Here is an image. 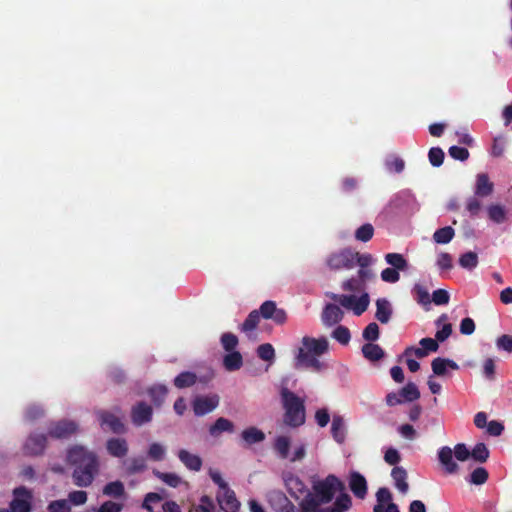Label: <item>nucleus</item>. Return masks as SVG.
<instances>
[{"instance_id": "1", "label": "nucleus", "mask_w": 512, "mask_h": 512, "mask_svg": "<svg viewBox=\"0 0 512 512\" xmlns=\"http://www.w3.org/2000/svg\"><path fill=\"white\" fill-rule=\"evenodd\" d=\"M67 457L76 466L73 472L74 483L80 487L89 486L98 470L96 455L82 446H75L68 451Z\"/></svg>"}, {"instance_id": "2", "label": "nucleus", "mask_w": 512, "mask_h": 512, "mask_svg": "<svg viewBox=\"0 0 512 512\" xmlns=\"http://www.w3.org/2000/svg\"><path fill=\"white\" fill-rule=\"evenodd\" d=\"M281 400L284 408V422L292 427H298L305 422L304 400L294 392L283 388Z\"/></svg>"}, {"instance_id": "3", "label": "nucleus", "mask_w": 512, "mask_h": 512, "mask_svg": "<svg viewBox=\"0 0 512 512\" xmlns=\"http://www.w3.org/2000/svg\"><path fill=\"white\" fill-rule=\"evenodd\" d=\"M320 342L314 338L304 337L295 352L294 367L296 369H318Z\"/></svg>"}, {"instance_id": "4", "label": "nucleus", "mask_w": 512, "mask_h": 512, "mask_svg": "<svg viewBox=\"0 0 512 512\" xmlns=\"http://www.w3.org/2000/svg\"><path fill=\"white\" fill-rule=\"evenodd\" d=\"M220 344L224 351L223 366L227 371H237L243 366L242 354L238 351L239 340L236 335L230 332L223 333L220 337Z\"/></svg>"}, {"instance_id": "5", "label": "nucleus", "mask_w": 512, "mask_h": 512, "mask_svg": "<svg viewBox=\"0 0 512 512\" xmlns=\"http://www.w3.org/2000/svg\"><path fill=\"white\" fill-rule=\"evenodd\" d=\"M32 492L25 487H18L13 491V499L8 509H1L0 512H31Z\"/></svg>"}, {"instance_id": "6", "label": "nucleus", "mask_w": 512, "mask_h": 512, "mask_svg": "<svg viewBox=\"0 0 512 512\" xmlns=\"http://www.w3.org/2000/svg\"><path fill=\"white\" fill-rule=\"evenodd\" d=\"M341 494L347 493L345 492L344 483L337 477L329 475L322 481V505L328 504Z\"/></svg>"}, {"instance_id": "7", "label": "nucleus", "mask_w": 512, "mask_h": 512, "mask_svg": "<svg viewBox=\"0 0 512 512\" xmlns=\"http://www.w3.org/2000/svg\"><path fill=\"white\" fill-rule=\"evenodd\" d=\"M369 302L370 300L367 293L359 297L356 295H342L339 299L341 307L346 310H351L356 317L361 316L367 310Z\"/></svg>"}, {"instance_id": "8", "label": "nucleus", "mask_w": 512, "mask_h": 512, "mask_svg": "<svg viewBox=\"0 0 512 512\" xmlns=\"http://www.w3.org/2000/svg\"><path fill=\"white\" fill-rule=\"evenodd\" d=\"M356 254L349 249H344L338 253L332 254L327 259V265L331 269H351L355 265Z\"/></svg>"}, {"instance_id": "9", "label": "nucleus", "mask_w": 512, "mask_h": 512, "mask_svg": "<svg viewBox=\"0 0 512 512\" xmlns=\"http://www.w3.org/2000/svg\"><path fill=\"white\" fill-rule=\"evenodd\" d=\"M96 415L102 428L107 427L114 433L125 432V426L120 415L104 410L98 411Z\"/></svg>"}, {"instance_id": "10", "label": "nucleus", "mask_w": 512, "mask_h": 512, "mask_svg": "<svg viewBox=\"0 0 512 512\" xmlns=\"http://www.w3.org/2000/svg\"><path fill=\"white\" fill-rule=\"evenodd\" d=\"M219 404V397L216 394L207 395V396H197L194 398L192 406L195 415L203 416L206 415L213 410Z\"/></svg>"}, {"instance_id": "11", "label": "nucleus", "mask_w": 512, "mask_h": 512, "mask_svg": "<svg viewBox=\"0 0 512 512\" xmlns=\"http://www.w3.org/2000/svg\"><path fill=\"white\" fill-rule=\"evenodd\" d=\"M216 499L220 508L225 512H238L240 502L232 489L227 488L216 492Z\"/></svg>"}, {"instance_id": "12", "label": "nucleus", "mask_w": 512, "mask_h": 512, "mask_svg": "<svg viewBox=\"0 0 512 512\" xmlns=\"http://www.w3.org/2000/svg\"><path fill=\"white\" fill-rule=\"evenodd\" d=\"M301 512H320V489L314 484L313 490L307 492L299 503Z\"/></svg>"}, {"instance_id": "13", "label": "nucleus", "mask_w": 512, "mask_h": 512, "mask_svg": "<svg viewBox=\"0 0 512 512\" xmlns=\"http://www.w3.org/2000/svg\"><path fill=\"white\" fill-rule=\"evenodd\" d=\"M77 424L73 421L62 420L52 423L48 433L53 438H66L73 435L77 431Z\"/></svg>"}, {"instance_id": "14", "label": "nucleus", "mask_w": 512, "mask_h": 512, "mask_svg": "<svg viewBox=\"0 0 512 512\" xmlns=\"http://www.w3.org/2000/svg\"><path fill=\"white\" fill-rule=\"evenodd\" d=\"M180 462L190 471L198 472L202 468V459L198 454L192 453L186 449H180L177 452Z\"/></svg>"}, {"instance_id": "15", "label": "nucleus", "mask_w": 512, "mask_h": 512, "mask_svg": "<svg viewBox=\"0 0 512 512\" xmlns=\"http://www.w3.org/2000/svg\"><path fill=\"white\" fill-rule=\"evenodd\" d=\"M349 487L356 497L360 499L365 498L367 494V481L359 472L353 471L350 473Z\"/></svg>"}, {"instance_id": "16", "label": "nucleus", "mask_w": 512, "mask_h": 512, "mask_svg": "<svg viewBox=\"0 0 512 512\" xmlns=\"http://www.w3.org/2000/svg\"><path fill=\"white\" fill-rule=\"evenodd\" d=\"M352 501L348 494H341L328 504L322 505V512H346L351 508Z\"/></svg>"}, {"instance_id": "17", "label": "nucleus", "mask_w": 512, "mask_h": 512, "mask_svg": "<svg viewBox=\"0 0 512 512\" xmlns=\"http://www.w3.org/2000/svg\"><path fill=\"white\" fill-rule=\"evenodd\" d=\"M131 418L135 425L141 426L152 418V408L143 402L135 405L131 412Z\"/></svg>"}, {"instance_id": "18", "label": "nucleus", "mask_w": 512, "mask_h": 512, "mask_svg": "<svg viewBox=\"0 0 512 512\" xmlns=\"http://www.w3.org/2000/svg\"><path fill=\"white\" fill-rule=\"evenodd\" d=\"M282 479L285 487L293 497L299 498L304 494V484L297 476L291 472H285L282 475Z\"/></svg>"}, {"instance_id": "19", "label": "nucleus", "mask_w": 512, "mask_h": 512, "mask_svg": "<svg viewBox=\"0 0 512 512\" xmlns=\"http://www.w3.org/2000/svg\"><path fill=\"white\" fill-rule=\"evenodd\" d=\"M431 366H432L434 375L440 376V377L447 376L449 373V370H457L459 368L456 362H454L450 359H445V358H440V357L435 358L432 361Z\"/></svg>"}, {"instance_id": "20", "label": "nucleus", "mask_w": 512, "mask_h": 512, "mask_svg": "<svg viewBox=\"0 0 512 512\" xmlns=\"http://www.w3.org/2000/svg\"><path fill=\"white\" fill-rule=\"evenodd\" d=\"M106 449L113 457H125L128 453V443L123 438H111L106 442Z\"/></svg>"}, {"instance_id": "21", "label": "nucleus", "mask_w": 512, "mask_h": 512, "mask_svg": "<svg viewBox=\"0 0 512 512\" xmlns=\"http://www.w3.org/2000/svg\"><path fill=\"white\" fill-rule=\"evenodd\" d=\"M331 435L338 444H343L346 439L345 422L342 416L334 415L330 427Z\"/></svg>"}, {"instance_id": "22", "label": "nucleus", "mask_w": 512, "mask_h": 512, "mask_svg": "<svg viewBox=\"0 0 512 512\" xmlns=\"http://www.w3.org/2000/svg\"><path fill=\"white\" fill-rule=\"evenodd\" d=\"M268 500L278 512H288L291 507V503L285 494L278 490L271 491L268 495Z\"/></svg>"}, {"instance_id": "23", "label": "nucleus", "mask_w": 512, "mask_h": 512, "mask_svg": "<svg viewBox=\"0 0 512 512\" xmlns=\"http://www.w3.org/2000/svg\"><path fill=\"white\" fill-rule=\"evenodd\" d=\"M494 185L489 180L487 174H478L475 186V195L479 197H487L492 194Z\"/></svg>"}, {"instance_id": "24", "label": "nucleus", "mask_w": 512, "mask_h": 512, "mask_svg": "<svg viewBox=\"0 0 512 512\" xmlns=\"http://www.w3.org/2000/svg\"><path fill=\"white\" fill-rule=\"evenodd\" d=\"M46 438L42 434H34L31 435L26 443H25V450L29 454H40L44 448H45Z\"/></svg>"}, {"instance_id": "25", "label": "nucleus", "mask_w": 512, "mask_h": 512, "mask_svg": "<svg viewBox=\"0 0 512 512\" xmlns=\"http://www.w3.org/2000/svg\"><path fill=\"white\" fill-rule=\"evenodd\" d=\"M167 456V447L160 442H152L147 449V458L154 462L165 460Z\"/></svg>"}, {"instance_id": "26", "label": "nucleus", "mask_w": 512, "mask_h": 512, "mask_svg": "<svg viewBox=\"0 0 512 512\" xmlns=\"http://www.w3.org/2000/svg\"><path fill=\"white\" fill-rule=\"evenodd\" d=\"M396 488L403 494L408 492L407 471L402 467H394L391 472Z\"/></svg>"}, {"instance_id": "27", "label": "nucleus", "mask_w": 512, "mask_h": 512, "mask_svg": "<svg viewBox=\"0 0 512 512\" xmlns=\"http://www.w3.org/2000/svg\"><path fill=\"white\" fill-rule=\"evenodd\" d=\"M439 461L445 467L446 472L455 473L458 465L453 461V451L449 447H443L438 453Z\"/></svg>"}, {"instance_id": "28", "label": "nucleus", "mask_w": 512, "mask_h": 512, "mask_svg": "<svg viewBox=\"0 0 512 512\" xmlns=\"http://www.w3.org/2000/svg\"><path fill=\"white\" fill-rule=\"evenodd\" d=\"M241 438L246 444L252 445L262 442L265 439V434L256 427H249L242 431Z\"/></svg>"}, {"instance_id": "29", "label": "nucleus", "mask_w": 512, "mask_h": 512, "mask_svg": "<svg viewBox=\"0 0 512 512\" xmlns=\"http://www.w3.org/2000/svg\"><path fill=\"white\" fill-rule=\"evenodd\" d=\"M233 423L226 418H218L210 427L209 432L213 437H218L223 432H233Z\"/></svg>"}, {"instance_id": "30", "label": "nucleus", "mask_w": 512, "mask_h": 512, "mask_svg": "<svg viewBox=\"0 0 512 512\" xmlns=\"http://www.w3.org/2000/svg\"><path fill=\"white\" fill-rule=\"evenodd\" d=\"M257 356L271 366L275 362L276 353L274 347L270 343H264L257 347Z\"/></svg>"}, {"instance_id": "31", "label": "nucleus", "mask_w": 512, "mask_h": 512, "mask_svg": "<svg viewBox=\"0 0 512 512\" xmlns=\"http://www.w3.org/2000/svg\"><path fill=\"white\" fill-rule=\"evenodd\" d=\"M362 353L369 361H378L384 357L383 349L376 344L368 343L362 347Z\"/></svg>"}, {"instance_id": "32", "label": "nucleus", "mask_w": 512, "mask_h": 512, "mask_svg": "<svg viewBox=\"0 0 512 512\" xmlns=\"http://www.w3.org/2000/svg\"><path fill=\"white\" fill-rule=\"evenodd\" d=\"M392 314L391 305L385 298H380L376 301V320H389Z\"/></svg>"}, {"instance_id": "33", "label": "nucleus", "mask_w": 512, "mask_h": 512, "mask_svg": "<svg viewBox=\"0 0 512 512\" xmlns=\"http://www.w3.org/2000/svg\"><path fill=\"white\" fill-rule=\"evenodd\" d=\"M455 235V231L451 226L437 229L433 234V240L437 244L449 243Z\"/></svg>"}, {"instance_id": "34", "label": "nucleus", "mask_w": 512, "mask_h": 512, "mask_svg": "<svg viewBox=\"0 0 512 512\" xmlns=\"http://www.w3.org/2000/svg\"><path fill=\"white\" fill-rule=\"evenodd\" d=\"M487 212L489 219L497 224H501L506 220V210L499 204L490 205Z\"/></svg>"}, {"instance_id": "35", "label": "nucleus", "mask_w": 512, "mask_h": 512, "mask_svg": "<svg viewBox=\"0 0 512 512\" xmlns=\"http://www.w3.org/2000/svg\"><path fill=\"white\" fill-rule=\"evenodd\" d=\"M386 262L396 270L404 271L408 267V263L402 254L388 253L385 256Z\"/></svg>"}, {"instance_id": "36", "label": "nucleus", "mask_w": 512, "mask_h": 512, "mask_svg": "<svg viewBox=\"0 0 512 512\" xmlns=\"http://www.w3.org/2000/svg\"><path fill=\"white\" fill-rule=\"evenodd\" d=\"M154 474L165 484L170 487L176 488L181 484H187L182 480V478L176 473H162L159 471H155Z\"/></svg>"}, {"instance_id": "37", "label": "nucleus", "mask_w": 512, "mask_h": 512, "mask_svg": "<svg viewBox=\"0 0 512 512\" xmlns=\"http://www.w3.org/2000/svg\"><path fill=\"white\" fill-rule=\"evenodd\" d=\"M400 396L403 401L412 402L420 397V392L414 383L409 382L400 390Z\"/></svg>"}, {"instance_id": "38", "label": "nucleus", "mask_w": 512, "mask_h": 512, "mask_svg": "<svg viewBox=\"0 0 512 512\" xmlns=\"http://www.w3.org/2000/svg\"><path fill=\"white\" fill-rule=\"evenodd\" d=\"M478 255L475 252L469 251L459 257V265L467 270H473L478 265Z\"/></svg>"}, {"instance_id": "39", "label": "nucleus", "mask_w": 512, "mask_h": 512, "mask_svg": "<svg viewBox=\"0 0 512 512\" xmlns=\"http://www.w3.org/2000/svg\"><path fill=\"white\" fill-rule=\"evenodd\" d=\"M275 450L283 459H287L290 453V440L286 436H279L275 440Z\"/></svg>"}, {"instance_id": "40", "label": "nucleus", "mask_w": 512, "mask_h": 512, "mask_svg": "<svg viewBox=\"0 0 512 512\" xmlns=\"http://www.w3.org/2000/svg\"><path fill=\"white\" fill-rule=\"evenodd\" d=\"M374 235V227L370 223H366L361 225L355 231V238L361 242H368L373 238Z\"/></svg>"}, {"instance_id": "41", "label": "nucleus", "mask_w": 512, "mask_h": 512, "mask_svg": "<svg viewBox=\"0 0 512 512\" xmlns=\"http://www.w3.org/2000/svg\"><path fill=\"white\" fill-rule=\"evenodd\" d=\"M343 317V311L340 306L328 304L322 313V320H339Z\"/></svg>"}, {"instance_id": "42", "label": "nucleus", "mask_w": 512, "mask_h": 512, "mask_svg": "<svg viewBox=\"0 0 512 512\" xmlns=\"http://www.w3.org/2000/svg\"><path fill=\"white\" fill-rule=\"evenodd\" d=\"M196 382L195 374L191 372H183L174 379V384L178 388H186L192 386Z\"/></svg>"}, {"instance_id": "43", "label": "nucleus", "mask_w": 512, "mask_h": 512, "mask_svg": "<svg viewBox=\"0 0 512 512\" xmlns=\"http://www.w3.org/2000/svg\"><path fill=\"white\" fill-rule=\"evenodd\" d=\"M208 474L214 484L218 487L217 491H222L229 488L228 482L225 480L222 473L218 469L209 468Z\"/></svg>"}, {"instance_id": "44", "label": "nucleus", "mask_w": 512, "mask_h": 512, "mask_svg": "<svg viewBox=\"0 0 512 512\" xmlns=\"http://www.w3.org/2000/svg\"><path fill=\"white\" fill-rule=\"evenodd\" d=\"M385 165L388 171L401 173L404 170L405 162L398 156H390L386 159Z\"/></svg>"}, {"instance_id": "45", "label": "nucleus", "mask_w": 512, "mask_h": 512, "mask_svg": "<svg viewBox=\"0 0 512 512\" xmlns=\"http://www.w3.org/2000/svg\"><path fill=\"white\" fill-rule=\"evenodd\" d=\"M436 264L441 271H448L453 268L452 256L447 252H441L438 257Z\"/></svg>"}, {"instance_id": "46", "label": "nucleus", "mask_w": 512, "mask_h": 512, "mask_svg": "<svg viewBox=\"0 0 512 512\" xmlns=\"http://www.w3.org/2000/svg\"><path fill=\"white\" fill-rule=\"evenodd\" d=\"M67 501L74 506L84 505L87 501V493L82 490L72 491L68 494Z\"/></svg>"}, {"instance_id": "47", "label": "nucleus", "mask_w": 512, "mask_h": 512, "mask_svg": "<svg viewBox=\"0 0 512 512\" xmlns=\"http://www.w3.org/2000/svg\"><path fill=\"white\" fill-rule=\"evenodd\" d=\"M428 158L432 166L439 167L444 160V152L439 147H433L429 150Z\"/></svg>"}, {"instance_id": "48", "label": "nucleus", "mask_w": 512, "mask_h": 512, "mask_svg": "<svg viewBox=\"0 0 512 512\" xmlns=\"http://www.w3.org/2000/svg\"><path fill=\"white\" fill-rule=\"evenodd\" d=\"M124 491V486L120 481H114L109 484H107L104 489L103 493L108 496H120Z\"/></svg>"}, {"instance_id": "49", "label": "nucleus", "mask_w": 512, "mask_h": 512, "mask_svg": "<svg viewBox=\"0 0 512 512\" xmlns=\"http://www.w3.org/2000/svg\"><path fill=\"white\" fill-rule=\"evenodd\" d=\"M48 511L49 512H70L71 506L69 502L65 499L55 500L52 501L48 505Z\"/></svg>"}, {"instance_id": "50", "label": "nucleus", "mask_w": 512, "mask_h": 512, "mask_svg": "<svg viewBox=\"0 0 512 512\" xmlns=\"http://www.w3.org/2000/svg\"><path fill=\"white\" fill-rule=\"evenodd\" d=\"M146 468V462L143 458H132L126 462V469L131 472H140Z\"/></svg>"}, {"instance_id": "51", "label": "nucleus", "mask_w": 512, "mask_h": 512, "mask_svg": "<svg viewBox=\"0 0 512 512\" xmlns=\"http://www.w3.org/2000/svg\"><path fill=\"white\" fill-rule=\"evenodd\" d=\"M470 454L475 460L479 462H485L489 456L488 449L483 443L477 444Z\"/></svg>"}, {"instance_id": "52", "label": "nucleus", "mask_w": 512, "mask_h": 512, "mask_svg": "<svg viewBox=\"0 0 512 512\" xmlns=\"http://www.w3.org/2000/svg\"><path fill=\"white\" fill-rule=\"evenodd\" d=\"M450 300V295L445 289H437L432 293L431 301L436 305H446Z\"/></svg>"}, {"instance_id": "53", "label": "nucleus", "mask_w": 512, "mask_h": 512, "mask_svg": "<svg viewBox=\"0 0 512 512\" xmlns=\"http://www.w3.org/2000/svg\"><path fill=\"white\" fill-rule=\"evenodd\" d=\"M379 326L375 322H371L363 331V337L366 341H375L379 337Z\"/></svg>"}, {"instance_id": "54", "label": "nucleus", "mask_w": 512, "mask_h": 512, "mask_svg": "<svg viewBox=\"0 0 512 512\" xmlns=\"http://www.w3.org/2000/svg\"><path fill=\"white\" fill-rule=\"evenodd\" d=\"M449 155L455 159V160H459V161H465L469 158V151L464 148V147H459V146H451L449 148Z\"/></svg>"}, {"instance_id": "55", "label": "nucleus", "mask_w": 512, "mask_h": 512, "mask_svg": "<svg viewBox=\"0 0 512 512\" xmlns=\"http://www.w3.org/2000/svg\"><path fill=\"white\" fill-rule=\"evenodd\" d=\"M167 394V388L164 385L157 384L150 389V395L156 403H160Z\"/></svg>"}, {"instance_id": "56", "label": "nucleus", "mask_w": 512, "mask_h": 512, "mask_svg": "<svg viewBox=\"0 0 512 512\" xmlns=\"http://www.w3.org/2000/svg\"><path fill=\"white\" fill-rule=\"evenodd\" d=\"M197 512H216L215 505L212 499L208 496H203L200 499L199 505L196 508Z\"/></svg>"}, {"instance_id": "57", "label": "nucleus", "mask_w": 512, "mask_h": 512, "mask_svg": "<svg viewBox=\"0 0 512 512\" xmlns=\"http://www.w3.org/2000/svg\"><path fill=\"white\" fill-rule=\"evenodd\" d=\"M376 498V505L384 506L392 503V494L387 488H380L376 493Z\"/></svg>"}, {"instance_id": "58", "label": "nucleus", "mask_w": 512, "mask_h": 512, "mask_svg": "<svg viewBox=\"0 0 512 512\" xmlns=\"http://www.w3.org/2000/svg\"><path fill=\"white\" fill-rule=\"evenodd\" d=\"M381 278L383 281L388 283H395L399 280L400 275L398 270L394 268H385L381 272Z\"/></svg>"}, {"instance_id": "59", "label": "nucleus", "mask_w": 512, "mask_h": 512, "mask_svg": "<svg viewBox=\"0 0 512 512\" xmlns=\"http://www.w3.org/2000/svg\"><path fill=\"white\" fill-rule=\"evenodd\" d=\"M414 291L416 293L417 301L419 303H421L423 305H428L431 303L430 294L424 287H422L420 285H416L414 288Z\"/></svg>"}, {"instance_id": "60", "label": "nucleus", "mask_w": 512, "mask_h": 512, "mask_svg": "<svg viewBox=\"0 0 512 512\" xmlns=\"http://www.w3.org/2000/svg\"><path fill=\"white\" fill-rule=\"evenodd\" d=\"M481 209V202L477 199L476 196H472L467 199L466 202V210L469 212L471 216H476Z\"/></svg>"}, {"instance_id": "61", "label": "nucleus", "mask_w": 512, "mask_h": 512, "mask_svg": "<svg viewBox=\"0 0 512 512\" xmlns=\"http://www.w3.org/2000/svg\"><path fill=\"white\" fill-rule=\"evenodd\" d=\"M488 477V473L484 468H477L471 474V483L480 485L483 484Z\"/></svg>"}, {"instance_id": "62", "label": "nucleus", "mask_w": 512, "mask_h": 512, "mask_svg": "<svg viewBox=\"0 0 512 512\" xmlns=\"http://www.w3.org/2000/svg\"><path fill=\"white\" fill-rule=\"evenodd\" d=\"M333 337L341 344H347L350 340V333L347 328L340 326L334 330Z\"/></svg>"}, {"instance_id": "63", "label": "nucleus", "mask_w": 512, "mask_h": 512, "mask_svg": "<svg viewBox=\"0 0 512 512\" xmlns=\"http://www.w3.org/2000/svg\"><path fill=\"white\" fill-rule=\"evenodd\" d=\"M401 457L399 452L394 448H389L384 455V460L389 465H395L400 461Z\"/></svg>"}, {"instance_id": "64", "label": "nucleus", "mask_w": 512, "mask_h": 512, "mask_svg": "<svg viewBox=\"0 0 512 512\" xmlns=\"http://www.w3.org/2000/svg\"><path fill=\"white\" fill-rule=\"evenodd\" d=\"M498 348L508 352H512V337L509 335H502L496 341Z\"/></svg>"}]
</instances>
